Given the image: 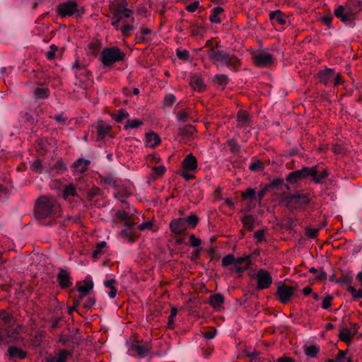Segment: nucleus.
I'll list each match as a JSON object with an SVG mask.
<instances>
[{
    "label": "nucleus",
    "mask_w": 362,
    "mask_h": 362,
    "mask_svg": "<svg viewBox=\"0 0 362 362\" xmlns=\"http://www.w3.org/2000/svg\"><path fill=\"white\" fill-rule=\"evenodd\" d=\"M125 1H121L117 3L112 4L110 6V11L112 13V25L117 29H119V24H122L120 28L122 36L128 37L131 32L134 30V27L132 23L134 21L132 17V11L126 7Z\"/></svg>",
    "instance_id": "obj_1"
},
{
    "label": "nucleus",
    "mask_w": 362,
    "mask_h": 362,
    "mask_svg": "<svg viewBox=\"0 0 362 362\" xmlns=\"http://www.w3.org/2000/svg\"><path fill=\"white\" fill-rule=\"evenodd\" d=\"M35 214L41 218H57L61 216L62 209L58 201L54 197H41L37 202Z\"/></svg>",
    "instance_id": "obj_2"
},
{
    "label": "nucleus",
    "mask_w": 362,
    "mask_h": 362,
    "mask_svg": "<svg viewBox=\"0 0 362 362\" xmlns=\"http://www.w3.org/2000/svg\"><path fill=\"white\" fill-rule=\"evenodd\" d=\"M124 58L125 53L115 46L103 49L100 54L101 62L106 66L123 61Z\"/></svg>",
    "instance_id": "obj_3"
},
{
    "label": "nucleus",
    "mask_w": 362,
    "mask_h": 362,
    "mask_svg": "<svg viewBox=\"0 0 362 362\" xmlns=\"http://www.w3.org/2000/svg\"><path fill=\"white\" fill-rule=\"evenodd\" d=\"M350 4L353 6L351 11H346L345 7L339 6L334 11V15L339 18L342 22H347L352 21L354 18L355 13L358 12V7L361 6L359 1L352 0Z\"/></svg>",
    "instance_id": "obj_4"
},
{
    "label": "nucleus",
    "mask_w": 362,
    "mask_h": 362,
    "mask_svg": "<svg viewBox=\"0 0 362 362\" xmlns=\"http://www.w3.org/2000/svg\"><path fill=\"white\" fill-rule=\"evenodd\" d=\"M57 12L62 17H68L74 14L80 16L83 13V11H81L78 9L77 4L73 1H66L59 4L58 6Z\"/></svg>",
    "instance_id": "obj_5"
},
{
    "label": "nucleus",
    "mask_w": 362,
    "mask_h": 362,
    "mask_svg": "<svg viewBox=\"0 0 362 362\" xmlns=\"http://www.w3.org/2000/svg\"><path fill=\"white\" fill-rule=\"evenodd\" d=\"M316 169L314 168H304L301 170H295L286 177V180L291 184L296 183L298 180L310 176L315 178Z\"/></svg>",
    "instance_id": "obj_6"
},
{
    "label": "nucleus",
    "mask_w": 362,
    "mask_h": 362,
    "mask_svg": "<svg viewBox=\"0 0 362 362\" xmlns=\"http://www.w3.org/2000/svg\"><path fill=\"white\" fill-rule=\"evenodd\" d=\"M236 122L237 128L243 129L244 131L246 132V134H247L250 132V130L253 125L251 117L250 116L249 113L245 110H240L238 112Z\"/></svg>",
    "instance_id": "obj_7"
},
{
    "label": "nucleus",
    "mask_w": 362,
    "mask_h": 362,
    "mask_svg": "<svg viewBox=\"0 0 362 362\" xmlns=\"http://www.w3.org/2000/svg\"><path fill=\"white\" fill-rule=\"evenodd\" d=\"M257 287L259 290L268 288L272 284V278L269 272L261 269L257 271L255 275Z\"/></svg>",
    "instance_id": "obj_8"
},
{
    "label": "nucleus",
    "mask_w": 362,
    "mask_h": 362,
    "mask_svg": "<svg viewBox=\"0 0 362 362\" xmlns=\"http://www.w3.org/2000/svg\"><path fill=\"white\" fill-rule=\"evenodd\" d=\"M93 288V281L90 277H86L83 281L77 284V289L80 295L76 299V306L79 305L83 297L87 296Z\"/></svg>",
    "instance_id": "obj_9"
},
{
    "label": "nucleus",
    "mask_w": 362,
    "mask_h": 362,
    "mask_svg": "<svg viewBox=\"0 0 362 362\" xmlns=\"http://www.w3.org/2000/svg\"><path fill=\"white\" fill-rule=\"evenodd\" d=\"M295 288L285 284L278 286L276 295L282 303H287L293 296Z\"/></svg>",
    "instance_id": "obj_10"
},
{
    "label": "nucleus",
    "mask_w": 362,
    "mask_h": 362,
    "mask_svg": "<svg viewBox=\"0 0 362 362\" xmlns=\"http://www.w3.org/2000/svg\"><path fill=\"white\" fill-rule=\"evenodd\" d=\"M0 320L4 322V328H1L3 330L6 329L8 331H10V333L15 330L17 331L18 333L19 332L21 327H13V326H14L15 324V319L11 315H10L6 311L2 310L0 312Z\"/></svg>",
    "instance_id": "obj_11"
},
{
    "label": "nucleus",
    "mask_w": 362,
    "mask_h": 362,
    "mask_svg": "<svg viewBox=\"0 0 362 362\" xmlns=\"http://www.w3.org/2000/svg\"><path fill=\"white\" fill-rule=\"evenodd\" d=\"M253 62L257 66H268L273 64L274 57L269 52H263L254 55Z\"/></svg>",
    "instance_id": "obj_12"
},
{
    "label": "nucleus",
    "mask_w": 362,
    "mask_h": 362,
    "mask_svg": "<svg viewBox=\"0 0 362 362\" xmlns=\"http://www.w3.org/2000/svg\"><path fill=\"white\" fill-rule=\"evenodd\" d=\"M150 346L148 344H143L138 341L132 343L129 351L132 354L137 355L140 358L146 356L150 351Z\"/></svg>",
    "instance_id": "obj_13"
},
{
    "label": "nucleus",
    "mask_w": 362,
    "mask_h": 362,
    "mask_svg": "<svg viewBox=\"0 0 362 362\" xmlns=\"http://www.w3.org/2000/svg\"><path fill=\"white\" fill-rule=\"evenodd\" d=\"M170 228L172 233L177 235L184 233L189 229L182 217L172 220L170 223Z\"/></svg>",
    "instance_id": "obj_14"
},
{
    "label": "nucleus",
    "mask_w": 362,
    "mask_h": 362,
    "mask_svg": "<svg viewBox=\"0 0 362 362\" xmlns=\"http://www.w3.org/2000/svg\"><path fill=\"white\" fill-rule=\"evenodd\" d=\"M182 169L187 171H196L197 169V160L192 153L186 156L182 163Z\"/></svg>",
    "instance_id": "obj_15"
},
{
    "label": "nucleus",
    "mask_w": 362,
    "mask_h": 362,
    "mask_svg": "<svg viewBox=\"0 0 362 362\" xmlns=\"http://www.w3.org/2000/svg\"><path fill=\"white\" fill-rule=\"evenodd\" d=\"M269 18L274 24L284 26L287 23V16L280 10L270 12Z\"/></svg>",
    "instance_id": "obj_16"
},
{
    "label": "nucleus",
    "mask_w": 362,
    "mask_h": 362,
    "mask_svg": "<svg viewBox=\"0 0 362 362\" xmlns=\"http://www.w3.org/2000/svg\"><path fill=\"white\" fill-rule=\"evenodd\" d=\"M134 223L127 221L124 223L123 228L122 229V235L127 239L129 242L134 241Z\"/></svg>",
    "instance_id": "obj_17"
},
{
    "label": "nucleus",
    "mask_w": 362,
    "mask_h": 362,
    "mask_svg": "<svg viewBox=\"0 0 362 362\" xmlns=\"http://www.w3.org/2000/svg\"><path fill=\"white\" fill-rule=\"evenodd\" d=\"M358 327L356 324L353 325V332L348 327H343L340 329L339 332V339L340 340L349 343L351 341L352 337L356 332Z\"/></svg>",
    "instance_id": "obj_18"
},
{
    "label": "nucleus",
    "mask_w": 362,
    "mask_h": 362,
    "mask_svg": "<svg viewBox=\"0 0 362 362\" xmlns=\"http://www.w3.org/2000/svg\"><path fill=\"white\" fill-rule=\"evenodd\" d=\"M18 338V332L17 331H13L10 333V331L6 329L3 330L1 329L0 330V344H8L14 341Z\"/></svg>",
    "instance_id": "obj_19"
},
{
    "label": "nucleus",
    "mask_w": 362,
    "mask_h": 362,
    "mask_svg": "<svg viewBox=\"0 0 362 362\" xmlns=\"http://www.w3.org/2000/svg\"><path fill=\"white\" fill-rule=\"evenodd\" d=\"M96 129L98 133L97 140H103L109 135L111 127L109 124L100 122L98 123Z\"/></svg>",
    "instance_id": "obj_20"
},
{
    "label": "nucleus",
    "mask_w": 362,
    "mask_h": 362,
    "mask_svg": "<svg viewBox=\"0 0 362 362\" xmlns=\"http://www.w3.org/2000/svg\"><path fill=\"white\" fill-rule=\"evenodd\" d=\"M58 281L59 286L63 288H69L71 286V281H70V276L67 271L64 269H60L57 275Z\"/></svg>",
    "instance_id": "obj_21"
},
{
    "label": "nucleus",
    "mask_w": 362,
    "mask_h": 362,
    "mask_svg": "<svg viewBox=\"0 0 362 362\" xmlns=\"http://www.w3.org/2000/svg\"><path fill=\"white\" fill-rule=\"evenodd\" d=\"M160 143V136L154 133L149 132L146 134L145 144L146 146L150 148H155Z\"/></svg>",
    "instance_id": "obj_22"
},
{
    "label": "nucleus",
    "mask_w": 362,
    "mask_h": 362,
    "mask_svg": "<svg viewBox=\"0 0 362 362\" xmlns=\"http://www.w3.org/2000/svg\"><path fill=\"white\" fill-rule=\"evenodd\" d=\"M152 30L147 28H141L140 33H137L136 35V41L138 43H144L149 42Z\"/></svg>",
    "instance_id": "obj_23"
},
{
    "label": "nucleus",
    "mask_w": 362,
    "mask_h": 362,
    "mask_svg": "<svg viewBox=\"0 0 362 362\" xmlns=\"http://www.w3.org/2000/svg\"><path fill=\"white\" fill-rule=\"evenodd\" d=\"M90 163V162L88 160L79 158L74 163L73 168L76 172L83 173L88 169Z\"/></svg>",
    "instance_id": "obj_24"
},
{
    "label": "nucleus",
    "mask_w": 362,
    "mask_h": 362,
    "mask_svg": "<svg viewBox=\"0 0 362 362\" xmlns=\"http://www.w3.org/2000/svg\"><path fill=\"white\" fill-rule=\"evenodd\" d=\"M224 302V297L221 293L211 295L209 298L210 305L215 309H219Z\"/></svg>",
    "instance_id": "obj_25"
},
{
    "label": "nucleus",
    "mask_w": 362,
    "mask_h": 362,
    "mask_svg": "<svg viewBox=\"0 0 362 362\" xmlns=\"http://www.w3.org/2000/svg\"><path fill=\"white\" fill-rule=\"evenodd\" d=\"M332 78H334V71L331 69L324 70L319 74L320 81L324 84L332 82Z\"/></svg>",
    "instance_id": "obj_26"
},
{
    "label": "nucleus",
    "mask_w": 362,
    "mask_h": 362,
    "mask_svg": "<svg viewBox=\"0 0 362 362\" xmlns=\"http://www.w3.org/2000/svg\"><path fill=\"white\" fill-rule=\"evenodd\" d=\"M190 85L197 91H202L205 88L204 81L198 76H193L191 78Z\"/></svg>",
    "instance_id": "obj_27"
},
{
    "label": "nucleus",
    "mask_w": 362,
    "mask_h": 362,
    "mask_svg": "<svg viewBox=\"0 0 362 362\" xmlns=\"http://www.w3.org/2000/svg\"><path fill=\"white\" fill-rule=\"evenodd\" d=\"M223 12V8L220 6L215 7L212 9L211 14L209 17V20L213 23H220L222 21L220 16Z\"/></svg>",
    "instance_id": "obj_28"
},
{
    "label": "nucleus",
    "mask_w": 362,
    "mask_h": 362,
    "mask_svg": "<svg viewBox=\"0 0 362 362\" xmlns=\"http://www.w3.org/2000/svg\"><path fill=\"white\" fill-rule=\"evenodd\" d=\"M8 354L11 357L23 359L26 357V353L19 348L11 346L8 349Z\"/></svg>",
    "instance_id": "obj_29"
},
{
    "label": "nucleus",
    "mask_w": 362,
    "mask_h": 362,
    "mask_svg": "<svg viewBox=\"0 0 362 362\" xmlns=\"http://www.w3.org/2000/svg\"><path fill=\"white\" fill-rule=\"evenodd\" d=\"M254 221H255V218L251 215L245 216L242 218V222H243L244 228L248 230H253V228L255 227Z\"/></svg>",
    "instance_id": "obj_30"
},
{
    "label": "nucleus",
    "mask_w": 362,
    "mask_h": 362,
    "mask_svg": "<svg viewBox=\"0 0 362 362\" xmlns=\"http://www.w3.org/2000/svg\"><path fill=\"white\" fill-rule=\"evenodd\" d=\"M77 194L76 188L72 184L66 185L63 192V197L66 199L69 197H74Z\"/></svg>",
    "instance_id": "obj_31"
},
{
    "label": "nucleus",
    "mask_w": 362,
    "mask_h": 362,
    "mask_svg": "<svg viewBox=\"0 0 362 362\" xmlns=\"http://www.w3.org/2000/svg\"><path fill=\"white\" fill-rule=\"evenodd\" d=\"M68 357V352L63 350L55 357H52L47 360V362H66Z\"/></svg>",
    "instance_id": "obj_32"
},
{
    "label": "nucleus",
    "mask_w": 362,
    "mask_h": 362,
    "mask_svg": "<svg viewBox=\"0 0 362 362\" xmlns=\"http://www.w3.org/2000/svg\"><path fill=\"white\" fill-rule=\"evenodd\" d=\"M180 132L182 136L192 137L196 132V129L192 125H187L180 128Z\"/></svg>",
    "instance_id": "obj_33"
},
{
    "label": "nucleus",
    "mask_w": 362,
    "mask_h": 362,
    "mask_svg": "<svg viewBox=\"0 0 362 362\" xmlns=\"http://www.w3.org/2000/svg\"><path fill=\"white\" fill-rule=\"evenodd\" d=\"M187 223V227L189 228H194L198 223L199 219L195 215H190L186 217H182Z\"/></svg>",
    "instance_id": "obj_34"
},
{
    "label": "nucleus",
    "mask_w": 362,
    "mask_h": 362,
    "mask_svg": "<svg viewBox=\"0 0 362 362\" xmlns=\"http://www.w3.org/2000/svg\"><path fill=\"white\" fill-rule=\"evenodd\" d=\"M214 81L220 86L225 87L228 82V78L225 74H217L214 76Z\"/></svg>",
    "instance_id": "obj_35"
},
{
    "label": "nucleus",
    "mask_w": 362,
    "mask_h": 362,
    "mask_svg": "<svg viewBox=\"0 0 362 362\" xmlns=\"http://www.w3.org/2000/svg\"><path fill=\"white\" fill-rule=\"evenodd\" d=\"M128 116L129 114L126 110L120 109L114 115L113 119L116 122L120 123L123 119L128 117Z\"/></svg>",
    "instance_id": "obj_36"
},
{
    "label": "nucleus",
    "mask_w": 362,
    "mask_h": 362,
    "mask_svg": "<svg viewBox=\"0 0 362 362\" xmlns=\"http://www.w3.org/2000/svg\"><path fill=\"white\" fill-rule=\"evenodd\" d=\"M34 93L37 98L45 99L49 96V90L47 88H37Z\"/></svg>",
    "instance_id": "obj_37"
},
{
    "label": "nucleus",
    "mask_w": 362,
    "mask_h": 362,
    "mask_svg": "<svg viewBox=\"0 0 362 362\" xmlns=\"http://www.w3.org/2000/svg\"><path fill=\"white\" fill-rule=\"evenodd\" d=\"M106 247V243L105 241H102L98 243L95 246V248L93 252V257L94 258H98L101 254L103 253L102 250Z\"/></svg>",
    "instance_id": "obj_38"
},
{
    "label": "nucleus",
    "mask_w": 362,
    "mask_h": 362,
    "mask_svg": "<svg viewBox=\"0 0 362 362\" xmlns=\"http://www.w3.org/2000/svg\"><path fill=\"white\" fill-rule=\"evenodd\" d=\"M347 290L351 294L354 300L362 298V288L356 290L354 287L349 286Z\"/></svg>",
    "instance_id": "obj_39"
},
{
    "label": "nucleus",
    "mask_w": 362,
    "mask_h": 362,
    "mask_svg": "<svg viewBox=\"0 0 362 362\" xmlns=\"http://www.w3.org/2000/svg\"><path fill=\"white\" fill-rule=\"evenodd\" d=\"M142 124H143V122L141 120H139L138 119H134L129 120L127 122L126 125L124 126V129H135Z\"/></svg>",
    "instance_id": "obj_40"
},
{
    "label": "nucleus",
    "mask_w": 362,
    "mask_h": 362,
    "mask_svg": "<svg viewBox=\"0 0 362 362\" xmlns=\"http://www.w3.org/2000/svg\"><path fill=\"white\" fill-rule=\"evenodd\" d=\"M189 117V112L187 110H182L176 115V118L179 122H184Z\"/></svg>",
    "instance_id": "obj_41"
},
{
    "label": "nucleus",
    "mask_w": 362,
    "mask_h": 362,
    "mask_svg": "<svg viewBox=\"0 0 362 362\" xmlns=\"http://www.w3.org/2000/svg\"><path fill=\"white\" fill-rule=\"evenodd\" d=\"M189 246L192 247H199L201 243H202V240L201 239L197 238L194 235L192 234L189 235Z\"/></svg>",
    "instance_id": "obj_42"
},
{
    "label": "nucleus",
    "mask_w": 362,
    "mask_h": 362,
    "mask_svg": "<svg viewBox=\"0 0 362 362\" xmlns=\"http://www.w3.org/2000/svg\"><path fill=\"white\" fill-rule=\"evenodd\" d=\"M31 169L35 173H40L42 171V163L40 160H34L31 164Z\"/></svg>",
    "instance_id": "obj_43"
},
{
    "label": "nucleus",
    "mask_w": 362,
    "mask_h": 362,
    "mask_svg": "<svg viewBox=\"0 0 362 362\" xmlns=\"http://www.w3.org/2000/svg\"><path fill=\"white\" fill-rule=\"evenodd\" d=\"M234 262H235V257L232 255H228L225 256L222 259V261H221L222 265L224 267H227L230 264H234Z\"/></svg>",
    "instance_id": "obj_44"
},
{
    "label": "nucleus",
    "mask_w": 362,
    "mask_h": 362,
    "mask_svg": "<svg viewBox=\"0 0 362 362\" xmlns=\"http://www.w3.org/2000/svg\"><path fill=\"white\" fill-rule=\"evenodd\" d=\"M57 49H58V47L56 45H52L49 47V50L48 52H47L45 54L47 59L49 60H52V59H54L55 52L57 51Z\"/></svg>",
    "instance_id": "obj_45"
},
{
    "label": "nucleus",
    "mask_w": 362,
    "mask_h": 362,
    "mask_svg": "<svg viewBox=\"0 0 362 362\" xmlns=\"http://www.w3.org/2000/svg\"><path fill=\"white\" fill-rule=\"evenodd\" d=\"M317 348L315 346L311 345L305 348V354L310 357H314L317 354Z\"/></svg>",
    "instance_id": "obj_46"
},
{
    "label": "nucleus",
    "mask_w": 362,
    "mask_h": 362,
    "mask_svg": "<svg viewBox=\"0 0 362 362\" xmlns=\"http://www.w3.org/2000/svg\"><path fill=\"white\" fill-rule=\"evenodd\" d=\"M66 169V166L62 160H57L54 166V170H56L57 173H62L65 171Z\"/></svg>",
    "instance_id": "obj_47"
},
{
    "label": "nucleus",
    "mask_w": 362,
    "mask_h": 362,
    "mask_svg": "<svg viewBox=\"0 0 362 362\" xmlns=\"http://www.w3.org/2000/svg\"><path fill=\"white\" fill-rule=\"evenodd\" d=\"M332 299L333 298L332 296H326L322 300V308L325 310H327L328 308H329L332 305Z\"/></svg>",
    "instance_id": "obj_48"
},
{
    "label": "nucleus",
    "mask_w": 362,
    "mask_h": 362,
    "mask_svg": "<svg viewBox=\"0 0 362 362\" xmlns=\"http://www.w3.org/2000/svg\"><path fill=\"white\" fill-rule=\"evenodd\" d=\"M177 56L179 59L183 60H188L189 57V53L186 49H177Z\"/></svg>",
    "instance_id": "obj_49"
},
{
    "label": "nucleus",
    "mask_w": 362,
    "mask_h": 362,
    "mask_svg": "<svg viewBox=\"0 0 362 362\" xmlns=\"http://www.w3.org/2000/svg\"><path fill=\"white\" fill-rule=\"evenodd\" d=\"M175 102V97L173 94H167L164 98L165 106H171Z\"/></svg>",
    "instance_id": "obj_50"
},
{
    "label": "nucleus",
    "mask_w": 362,
    "mask_h": 362,
    "mask_svg": "<svg viewBox=\"0 0 362 362\" xmlns=\"http://www.w3.org/2000/svg\"><path fill=\"white\" fill-rule=\"evenodd\" d=\"M193 173H194V171H187L182 169L180 173V175L186 180H190L194 177Z\"/></svg>",
    "instance_id": "obj_51"
},
{
    "label": "nucleus",
    "mask_w": 362,
    "mask_h": 362,
    "mask_svg": "<svg viewBox=\"0 0 362 362\" xmlns=\"http://www.w3.org/2000/svg\"><path fill=\"white\" fill-rule=\"evenodd\" d=\"M153 170L154 174L158 177L163 175L165 173L166 168L164 165H158L154 166L153 168Z\"/></svg>",
    "instance_id": "obj_52"
},
{
    "label": "nucleus",
    "mask_w": 362,
    "mask_h": 362,
    "mask_svg": "<svg viewBox=\"0 0 362 362\" xmlns=\"http://www.w3.org/2000/svg\"><path fill=\"white\" fill-rule=\"evenodd\" d=\"M254 236L257 240V243H261L264 240V230H259L255 233Z\"/></svg>",
    "instance_id": "obj_53"
},
{
    "label": "nucleus",
    "mask_w": 362,
    "mask_h": 362,
    "mask_svg": "<svg viewBox=\"0 0 362 362\" xmlns=\"http://www.w3.org/2000/svg\"><path fill=\"white\" fill-rule=\"evenodd\" d=\"M116 216L120 220L125 221V223L129 221V214L123 210L118 211L116 213Z\"/></svg>",
    "instance_id": "obj_54"
},
{
    "label": "nucleus",
    "mask_w": 362,
    "mask_h": 362,
    "mask_svg": "<svg viewBox=\"0 0 362 362\" xmlns=\"http://www.w3.org/2000/svg\"><path fill=\"white\" fill-rule=\"evenodd\" d=\"M244 198L252 199L255 196V190L252 188H248L242 194Z\"/></svg>",
    "instance_id": "obj_55"
},
{
    "label": "nucleus",
    "mask_w": 362,
    "mask_h": 362,
    "mask_svg": "<svg viewBox=\"0 0 362 362\" xmlns=\"http://www.w3.org/2000/svg\"><path fill=\"white\" fill-rule=\"evenodd\" d=\"M199 6V2L198 1H194L191 4L186 6V10L189 12H194Z\"/></svg>",
    "instance_id": "obj_56"
},
{
    "label": "nucleus",
    "mask_w": 362,
    "mask_h": 362,
    "mask_svg": "<svg viewBox=\"0 0 362 362\" xmlns=\"http://www.w3.org/2000/svg\"><path fill=\"white\" fill-rule=\"evenodd\" d=\"M95 303V299L93 297H88V298L84 302L83 306L86 308H91Z\"/></svg>",
    "instance_id": "obj_57"
},
{
    "label": "nucleus",
    "mask_w": 362,
    "mask_h": 362,
    "mask_svg": "<svg viewBox=\"0 0 362 362\" xmlns=\"http://www.w3.org/2000/svg\"><path fill=\"white\" fill-rule=\"evenodd\" d=\"M318 233V229L317 228H307L306 229V235L311 238H315Z\"/></svg>",
    "instance_id": "obj_58"
},
{
    "label": "nucleus",
    "mask_w": 362,
    "mask_h": 362,
    "mask_svg": "<svg viewBox=\"0 0 362 362\" xmlns=\"http://www.w3.org/2000/svg\"><path fill=\"white\" fill-rule=\"evenodd\" d=\"M333 16L331 14H328L322 17V21L328 27H330Z\"/></svg>",
    "instance_id": "obj_59"
},
{
    "label": "nucleus",
    "mask_w": 362,
    "mask_h": 362,
    "mask_svg": "<svg viewBox=\"0 0 362 362\" xmlns=\"http://www.w3.org/2000/svg\"><path fill=\"white\" fill-rule=\"evenodd\" d=\"M235 270L237 273H242L245 270H246L249 267V263L246 262L245 266H241L240 264H233Z\"/></svg>",
    "instance_id": "obj_60"
},
{
    "label": "nucleus",
    "mask_w": 362,
    "mask_h": 362,
    "mask_svg": "<svg viewBox=\"0 0 362 362\" xmlns=\"http://www.w3.org/2000/svg\"><path fill=\"white\" fill-rule=\"evenodd\" d=\"M284 185V180L282 179H276L272 181L271 185H269V187L275 188L278 187L279 186Z\"/></svg>",
    "instance_id": "obj_61"
},
{
    "label": "nucleus",
    "mask_w": 362,
    "mask_h": 362,
    "mask_svg": "<svg viewBox=\"0 0 362 362\" xmlns=\"http://www.w3.org/2000/svg\"><path fill=\"white\" fill-rule=\"evenodd\" d=\"M152 226V222L151 221H145L141 223L139 226L138 228L141 230H144L146 229H148L151 228Z\"/></svg>",
    "instance_id": "obj_62"
},
{
    "label": "nucleus",
    "mask_w": 362,
    "mask_h": 362,
    "mask_svg": "<svg viewBox=\"0 0 362 362\" xmlns=\"http://www.w3.org/2000/svg\"><path fill=\"white\" fill-rule=\"evenodd\" d=\"M247 262L250 264V257H238L235 258L234 264H242L243 262Z\"/></svg>",
    "instance_id": "obj_63"
},
{
    "label": "nucleus",
    "mask_w": 362,
    "mask_h": 362,
    "mask_svg": "<svg viewBox=\"0 0 362 362\" xmlns=\"http://www.w3.org/2000/svg\"><path fill=\"white\" fill-rule=\"evenodd\" d=\"M346 356V351H340L336 357V362H343Z\"/></svg>",
    "instance_id": "obj_64"
}]
</instances>
